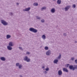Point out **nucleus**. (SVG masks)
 I'll return each mask as SVG.
<instances>
[{
	"mask_svg": "<svg viewBox=\"0 0 77 77\" xmlns=\"http://www.w3.org/2000/svg\"><path fill=\"white\" fill-rule=\"evenodd\" d=\"M42 68H43V69H44V68H45V66H43L42 67Z\"/></svg>",
	"mask_w": 77,
	"mask_h": 77,
	"instance_id": "nucleus-34",
	"label": "nucleus"
},
{
	"mask_svg": "<svg viewBox=\"0 0 77 77\" xmlns=\"http://www.w3.org/2000/svg\"><path fill=\"white\" fill-rule=\"evenodd\" d=\"M75 59V58L74 57H72L71 58V60H74Z\"/></svg>",
	"mask_w": 77,
	"mask_h": 77,
	"instance_id": "nucleus-27",
	"label": "nucleus"
},
{
	"mask_svg": "<svg viewBox=\"0 0 77 77\" xmlns=\"http://www.w3.org/2000/svg\"><path fill=\"white\" fill-rule=\"evenodd\" d=\"M41 22H42V23H44V20L42 19L41 20Z\"/></svg>",
	"mask_w": 77,
	"mask_h": 77,
	"instance_id": "nucleus-31",
	"label": "nucleus"
},
{
	"mask_svg": "<svg viewBox=\"0 0 77 77\" xmlns=\"http://www.w3.org/2000/svg\"><path fill=\"white\" fill-rule=\"evenodd\" d=\"M30 9H31V8L30 7H29L28 8H26L25 9H24L23 10V11H30Z\"/></svg>",
	"mask_w": 77,
	"mask_h": 77,
	"instance_id": "nucleus-13",
	"label": "nucleus"
},
{
	"mask_svg": "<svg viewBox=\"0 0 77 77\" xmlns=\"http://www.w3.org/2000/svg\"><path fill=\"white\" fill-rule=\"evenodd\" d=\"M6 38L7 39H9L11 38V35L9 34H8L6 35Z\"/></svg>",
	"mask_w": 77,
	"mask_h": 77,
	"instance_id": "nucleus-14",
	"label": "nucleus"
},
{
	"mask_svg": "<svg viewBox=\"0 0 77 77\" xmlns=\"http://www.w3.org/2000/svg\"><path fill=\"white\" fill-rule=\"evenodd\" d=\"M63 71H65V72H68V70L66 68H63Z\"/></svg>",
	"mask_w": 77,
	"mask_h": 77,
	"instance_id": "nucleus-16",
	"label": "nucleus"
},
{
	"mask_svg": "<svg viewBox=\"0 0 77 77\" xmlns=\"http://www.w3.org/2000/svg\"><path fill=\"white\" fill-rule=\"evenodd\" d=\"M8 45H9L7 46V48L8 50L11 51L13 49L11 47H13L14 45V42H9Z\"/></svg>",
	"mask_w": 77,
	"mask_h": 77,
	"instance_id": "nucleus-1",
	"label": "nucleus"
},
{
	"mask_svg": "<svg viewBox=\"0 0 77 77\" xmlns=\"http://www.w3.org/2000/svg\"><path fill=\"white\" fill-rule=\"evenodd\" d=\"M61 54H60L59 56H58L57 57V59L58 60H60L61 59Z\"/></svg>",
	"mask_w": 77,
	"mask_h": 77,
	"instance_id": "nucleus-18",
	"label": "nucleus"
},
{
	"mask_svg": "<svg viewBox=\"0 0 77 77\" xmlns=\"http://www.w3.org/2000/svg\"><path fill=\"white\" fill-rule=\"evenodd\" d=\"M71 8V6L70 5L67 6L65 7L64 9L65 12H67L68 11V9Z\"/></svg>",
	"mask_w": 77,
	"mask_h": 77,
	"instance_id": "nucleus-7",
	"label": "nucleus"
},
{
	"mask_svg": "<svg viewBox=\"0 0 77 77\" xmlns=\"http://www.w3.org/2000/svg\"><path fill=\"white\" fill-rule=\"evenodd\" d=\"M38 5V3H34L33 4V5L35 6H37Z\"/></svg>",
	"mask_w": 77,
	"mask_h": 77,
	"instance_id": "nucleus-21",
	"label": "nucleus"
},
{
	"mask_svg": "<svg viewBox=\"0 0 77 77\" xmlns=\"http://www.w3.org/2000/svg\"><path fill=\"white\" fill-rule=\"evenodd\" d=\"M57 3L58 5H60L61 3V0H58L57 1Z\"/></svg>",
	"mask_w": 77,
	"mask_h": 77,
	"instance_id": "nucleus-20",
	"label": "nucleus"
},
{
	"mask_svg": "<svg viewBox=\"0 0 77 77\" xmlns=\"http://www.w3.org/2000/svg\"><path fill=\"white\" fill-rule=\"evenodd\" d=\"M55 12H56V10L54 8H52L51 10V12L52 14H54Z\"/></svg>",
	"mask_w": 77,
	"mask_h": 77,
	"instance_id": "nucleus-8",
	"label": "nucleus"
},
{
	"mask_svg": "<svg viewBox=\"0 0 77 77\" xmlns=\"http://www.w3.org/2000/svg\"><path fill=\"white\" fill-rule=\"evenodd\" d=\"M74 66H75V67H73V66L72 65H71L69 66V68L70 69H72L73 70V71L75 69H76L77 70V66H75L74 65Z\"/></svg>",
	"mask_w": 77,
	"mask_h": 77,
	"instance_id": "nucleus-3",
	"label": "nucleus"
},
{
	"mask_svg": "<svg viewBox=\"0 0 77 77\" xmlns=\"http://www.w3.org/2000/svg\"><path fill=\"white\" fill-rule=\"evenodd\" d=\"M75 62L76 63H77V59L75 60Z\"/></svg>",
	"mask_w": 77,
	"mask_h": 77,
	"instance_id": "nucleus-33",
	"label": "nucleus"
},
{
	"mask_svg": "<svg viewBox=\"0 0 77 77\" xmlns=\"http://www.w3.org/2000/svg\"><path fill=\"white\" fill-rule=\"evenodd\" d=\"M16 5H19V3H16Z\"/></svg>",
	"mask_w": 77,
	"mask_h": 77,
	"instance_id": "nucleus-35",
	"label": "nucleus"
},
{
	"mask_svg": "<svg viewBox=\"0 0 77 77\" xmlns=\"http://www.w3.org/2000/svg\"><path fill=\"white\" fill-rule=\"evenodd\" d=\"M75 7H76V5L75 4H73L72 5V8H75Z\"/></svg>",
	"mask_w": 77,
	"mask_h": 77,
	"instance_id": "nucleus-23",
	"label": "nucleus"
},
{
	"mask_svg": "<svg viewBox=\"0 0 77 77\" xmlns=\"http://www.w3.org/2000/svg\"><path fill=\"white\" fill-rule=\"evenodd\" d=\"M1 22L2 24L4 25V26H7L8 24V23L4 20H1Z\"/></svg>",
	"mask_w": 77,
	"mask_h": 77,
	"instance_id": "nucleus-5",
	"label": "nucleus"
},
{
	"mask_svg": "<svg viewBox=\"0 0 77 77\" xmlns=\"http://www.w3.org/2000/svg\"><path fill=\"white\" fill-rule=\"evenodd\" d=\"M9 14L10 15H13V13L12 12H10L9 13Z\"/></svg>",
	"mask_w": 77,
	"mask_h": 77,
	"instance_id": "nucleus-30",
	"label": "nucleus"
},
{
	"mask_svg": "<svg viewBox=\"0 0 77 77\" xmlns=\"http://www.w3.org/2000/svg\"><path fill=\"white\" fill-rule=\"evenodd\" d=\"M29 30L30 32H32L33 33H37L38 32V30L35 29L33 28H30L29 29Z\"/></svg>",
	"mask_w": 77,
	"mask_h": 77,
	"instance_id": "nucleus-2",
	"label": "nucleus"
},
{
	"mask_svg": "<svg viewBox=\"0 0 77 77\" xmlns=\"http://www.w3.org/2000/svg\"><path fill=\"white\" fill-rule=\"evenodd\" d=\"M58 62H59V60H57V59H55L54 60L53 63L55 64H57L58 63Z\"/></svg>",
	"mask_w": 77,
	"mask_h": 77,
	"instance_id": "nucleus-12",
	"label": "nucleus"
},
{
	"mask_svg": "<svg viewBox=\"0 0 77 77\" xmlns=\"http://www.w3.org/2000/svg\"><path fill=\"white\" fill-rule=\"evenodd\" d=\"M23 60H24L25 61H26L27 62H29L30 61V59L28 58V57L27 56L23 58Z\"/></svg>",
	"mask_w": 77,
	"mask_h": 77,
	"instance_id": "nucleus-4",
	"label": "nucleus"
},
{
	"mask_svg": "<svg viewBox=\"0 0 77 77\" xmlns=\"http://www.w3.org/2000/svg\"><path fill=\"white\" fill-rule=\"evenodd\" d=\"M46 9V7H42L41 9V11H44V10H45Z\"/></svg>",
	"mask_w": 77,
	"mask_h": 77,
	"instance_id": "nucleus-17",
	"label": "nucleus"
},
{
	"mask_svg": "<svg viewBox=\"0 0 77 77\" xmlns=\"http://www.w3.org/2000/svg\"><path fill=\"white\" fill-rule=\"evenodd\" d=\"M36 17L37 19H38V20H40V19H41V17H40L38 16H37Z\"/></svg>",
	"mask_w": 77,
	"mask_h": 77,
	"instance_id": "nucleus-25",
	"label": "nucleus"
},
{
	"mask_svg": "<svg viewBox=\"0 0 77 77\" xmlns=\"http://www.w3.org/2000/svg\"><path fill=\"white\" fill-rule=\"evenodd\" d=\"M43 70L44 73L47 74V71H49V68H47L46 69H44Z\"/></svg>",
	"mask_w": 77,
	"mask_h": 77,
	"instance_id": "nucleus-6",
	"label": "nucleus"
},
{
	"mask_svg": "<svg viewBox=\"0 0 77 77\" xmlns=\"http://www.w3.org/2000/svg\"><path fill=\"white\" fill-rule=\"evenodd\" d=\"M0 59L2 61H5V60H6V58L4 57H1L0 58Z\"/></svg>",
	"mask_w": 77,
	"mask_h": 77,
	"instance_id": "nucleus-15",
	"label": "nucleus"
},
{
	"mask_svg": "<svg viewBox=\"0 0 77 77\" xmlns=\"http://www.w3.org/2000/svg\"><path fill=\"white\" fill-rule=\"evenodd\" d=\"M41 38L43 40H45V39L47 38V37H46V35H45V34H43L41 36Z\"/></svg>",
	"mask_w": 77,
	"mask_h": 77,
	"instance_id": "nucleus-10",
	"label": "nucleus"
},
{
	"mask_svg": "<svg viewBox=\"0 0 77 77\" xmlns=\"http://www.w3.org/2000/svg\"><path fill=\"white\" fill-rule=\"evenodd\" d=\"M26 54H30V53L29 52L27 51L26 53Z\"/></svg>",
	"mask_w": 77,
	"mask_h": 77,
	"instance_id": "nucleus-28",
	"label": "nucleus"
},
{
	"mask_svg": "<svg viewBox=\"0 0 77 77\" xmlns=\"http://www.w3.org/2000/svg\"><path fill=\"white\" fill-rule=\"evenodd\" d=\"M69 66V64H67L65 65V67H68Z\"/></svg>",
	"mask_w": 77,
	"mask_h": 77,
	"instance_id": "nucleus-26",
	"label": "nucleus"
},
{
	"mask_svg": "<svg viewBox=\"0 0 77 77\" xmlns=\"http://www.w3.org/2000/svg\"><path fill=\"white\" fill-rule=\"evenodd\" d=\"M58 75H62V71L61 70H59L58 72Z\"/></svg>",
	"mask_w": 77,
	"mask_h": 77,
	"instance_id": "nucleus-11",
	"label": "nucleus"
},
{
	"mask_svg": "<svg viewBox=\"0 0 77 77\" xmlns=\"http://www.w3.org/2000/svg\"><path fill=\"white\" fill-rule=\"evenodd\" d=\"M20 77H23V76H22V75H20Z\"/></svg>",
	"mask_w": 77,
	"mask_h": 77,
	"instance_id": "nucleus-36",
	"label": "nucleus"
},
{
	"mask_svg": "<svg viewBox=\"0 0 77 77\" xmlns=\"http://www.w3.org/2000/svg\"><path fill=\"white\" fill-rule=\"evenodd\" d=\"M20 65V63H16V66H19Z\"/></svg>",
	"mask_w": 77,
	"mask_h": 77,
	"instance_id": "nucleus-24",
	"label": "nucleus"
},
{
	"mask_svg": "<svg viewBox=\"0 0 77 77\" xmlns=\"http://www.w3.org/2000/svg\"><path fill=\"white\" fill-rule=\"evenodd\" d=\"M53 0V1H56L57 0Z\"/></svg>",
	"mask_w": 77,
	"mask_h": 77,
	"instance_id": "nucleus-37",
	"label": "nucleus"
},
{
	"mask_svg": "<svg viewBox=\"0 0 77 77\" xmlns=\"http://www.w3.org/2000/svg\"><path fill=\"white\" fill-rule=\"evenodd\" d=\"M51 52L50 50H48L46 52V54L47 56H50L51 54Z\"/></svg>",
	"mask_w": 77,
	"mask_h": 77,
	"instance_id": "nucleus-9",
	"label": "nucleus"
},
{
	"mask_svg": "<svg viewBox=\"0 0 77 77\" xmlns=\"http://www.w3.org/2000/svg\"><path fill=\"white\" fill-rule=\"evenodd\" d=\"M18 66L19 69H21V68H22V66H22V65L21 64H20Z\"/></svg>",
	"mask_w": 77,
	"mask_h": 77,
	"instance_id": "nucleus-22",
	"label": "nucleus"
},
{
	"mask_svg": "<svg viewBox=\"0 0 77 77\" xmlns=\"http://www.w3.org/2000/svg\"><path fill=\"white\" fill-rule=\"evenodd\" d=\"M44 49L45 50H49V48L47 46H45L44 48Z\"/></svg>",
	"mask_w": 77,
	"mask_h": 77,
	"instance_id": "nucleus-19",
	"label": "nucleus"
},
{
	"mask_svg": "<svg viewBox=\"0 0 77 77\" xmlns=\"http://www.w3.org/2000/svg\"><path fill=\"white\" fill-rule=\"evenodd\" d=\"M63 35L64 36H66V33H64L63 34Z\"/></svg>",
	"mask_w": 77,
	"mask_h": 77,
	"instance_id": "nucleus-32",
	"label": "nucleus"
},
{
	"mask_svg": "<svg viewBox=\"0 0 77 77\" xmlns=\"http://www.w3.org/2000/svg\"><path fill=\"white\" fill-rule=\"evenodd\" d=\"M19 49L20 50H23V48L21 47H19Z\"/></svg>",
	"mask_w": 77,
	"mask_h": 77,
	"instance_id": "nucleus-29",
	"label": "nucleus"
}]
</instances>
